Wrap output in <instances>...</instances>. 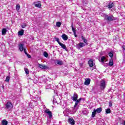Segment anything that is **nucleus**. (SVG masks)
<instances>
[{"label": "nucleus", "mask_w": 125, "mask_h": 125, "mask_svg": "<svg viewBox=\"0 0 125 125\" xmlns=\"http://www.w3.org/2000/svg\"><path fill=\"white\" fill-rule=\"evenodd\" d=\"M102 112V108L99 107L96 109H94L93 112L92 113V117L94 118L95 117L96 114H100V113Z\"/></svg>", "instance_id": "nucleus-1"}, {"label": "nucleus", "mask_w": 125, "mask_h": 125, "mask_svg": "<svg viewBox=\"0 0 125 125\" xmlns=\"http://www.w3.org/2000/svg\"><path fill=\"white\" fill-rule=\"evenodd\" d=\"M88 65L90 68V70L91 71H93L94 69L96 68V66L95 65V63L93 62V61L92 60H89L88 62Z\"/></svg>", "instance_id": "nucleus-2"}, {"label": "nucleus", "mask_w": 125, "mask_h": 125, "mask_svg": "<svg viewBox=\"0 0 125 125\" xmlns=\"http://www.w3.org/2000/svg\"><path fill=\"white\" fill-rule=\"evenodd\" d=\"M104 18V20H106V21H114L115 20V18L113 16H109L107 15H105Z\"/></svg>", "instance_id": "nucleus-3"}, {"label": "nucleus", "mask_w": 125, "mask_h": 125, "mask_svg": "<svg viewBox=\"0 0 125 125\" xmlns=\"http://www.w3.org/2000/svg\"><path fill=\"white\" fill-rule=\"evenodd\" d=\"M5 108L8 109V110H11L13 108V105H12V104L10 102H8L5 104Z\"/></svg>", "instance_id": "nucleus-4"}, {"label": "nucleus", "mask_w": 125, "mask_h": 125, "mask_svg": "<svg viewBox=\"0 0 125 125\" xmlns=\"http://www.w3.org/2000/svg\"><path fill=\"white\" fill-rule=\"evenodd\" d=\"M100 87L101 89H104L106 87V82L104 80H101L100 82Z\"/></svg>", "instance_id": "nucleus-5"}, {"label": "nucleus", "mask_w": 125, "mask_h": 125, "mask_svg": "<svg viewBox=\"0 0 125 125\" xmlns=\"http://www.w3.org/2000/svg\"><path fill=\"white\" fill-rule=\"evenodd\" d=\"M44 113L47 114L49 119H51V118H52V112H51L49 109H46L44 110Z\"/></svg>", "instance_id": "nucleus-6"}, {"label": "nucleus", "mask_w": 125, "mask_h": 125, "mask_svg": "<svg viewBox=\"0 0 125 125\" xmlns=\"http://www.w3.org/2000/svg\"><path fill=\"white\" fill-rule=\"evenodd\" d=\"M33 4L35 5L36 7L41 8L42 7V4H41V1H35L33 2Z\"/></svg>", "instance_id": "nucleus-7"}, {"label": "nucleus", "mask_w": 125, "mask_h": 125, "mask_svg": "<svg viewBox=\"0 0 125 125\" xmlns=\"http://www.w3.org/2000/svg\"><path fill=\"white\" fill-rule=\"evenodd\" d=\"M78 94H76V93H75L74 94L73 97H71L72 100L73 101H77V100L78 99Z\"/></svg>", "instance_id": "nucleus-8"}, {"label": "nucleus", "mask_w": 125, "mask_h": 125, "mask_svg": "<svg viewBox=\"0 0 125 125\" xmlns=\"http://www.w3.org/2000/svg\"><path fill=\"white\" fill-rule=\"evenodd\" d=\"M114 2H112L111 1H110V2H109L108 4L106 6V7H108V8H112V7H114Z\"/></svg>", "instance_id": "nucleus-9"}, {"label": "nucleus", "mask_w": 125, "mask_h": 125, "mask_svg": "<svg viewBox=\"0 0 125 125\" xmlns=\"http://www.w3.org/2000/svg\"><path fill=\"white\" fill-rule=\"evenodd\" d=\"M68 123H70V125H75V120L72 118H69Z\"/></svg>", "instance_id": "nucleus-10"}, {"label": "nucleus", "mask_w": 125, "mask_h": 125, "mask_svg": "<svg viewBox=\"0 0 125 125\" xmlns=\"http://www.w3.org/2000/svg\"><path fill=\"white\" fill-rule=\"evenodd\" d=\"M39 67L41 69H43L44 70H45V69H47V66L43 65L42 64H39Z\"/></svg>", "instance_id": "nucleus-11"}, {"label": "nucleus", "mask_w": 125, "mask_h": 125, "mask_svg": "<svg viewBox=\"0 0 125 125\" xmlns=\"http://www.w3.org/2000/svg\"><path fill=\"white\" fill-rule=\"evenodd\" d=\"M90 83V79H86L84 82L85 85H88Z\"/></svg>", "instance_id": "nucleus-12"}, {"label": "nucleus", "mask_w": 125, "mask_h": 125, "mask_svg": "<svg viewBox=\"0 0 125 125\" xmlns=\"http://www.w3.org/2000/svg\"><path fill=\"white\" fill-rule=\"evenodd\" d=\"M62 38L63 40V41H67L68 40V36L65 34H63L62 35Z\"/></svg>", "instance_id": "nucleus-13"}, {"label": "nucleus", "mask_w": 125, "mask_h": 125, "mask_svg": "<svg viewBox=\"0 0 125 125\" xmlns=\"http://www.w3.org/2000/svg\"><path fill=\"white\" fill-rule=\"evenodd\" d=\"M19 49L20 51H23L24 50V44L21 43L19 45Z\"/></svg>", "instance_id": "nucleus-14"}, {"label": "nucleus", "mask_w": 125, "mask_h": 125, "mask_svg": "<svg viewBox=\"0 0 125 125\" xmlns=\"http://www.w3.org/2000/svg\"><path fill=\"white\" fill-rule=\"evenodd\" d=\"M7 32V30L6 28H4L2 29V35L3 36H5L6 35V32Z\"/></svg>", "instance_id": "nucleus-15"}, {"label": "nucleus", "mask_w": 125, "mask_h": 125, "mask_svg": "<svg viewBox=\"0 0 125 125\" xmlns=\"http://www.w3.org/2000/svg\"><path fill=\"white\" fill-rule=\"evenodd\" d=\"M107 62V59H106V57L105 56H103L101 58V62H102V63L104 62Z\"/></svg>", "instance_id": "nucleus-16"}, {"label": "nucleus", "mask_w": 125, "mask_h": 125, "mask_svg": "<svg viewBox=\"0 0 125 125\" xmlns=\"http://www.w3.org/2000/svg\"><path fill=\"white\" fill-rule=\"evenodd\" d=\"M59 44H60V46L62 47L63 49H65V50H67V47H66V45L62 43H60Z\"/></svg>", "instance_id": "nucleus-17"}, {"label": "nucleus", "mask_w": 125, "mask_h": 125, "mask_svg": "<svg viewBox=\"0 0 125 125\" xmlns=\"http://www.w3.org/2000/svg\"><path fill=\"white\" fill-rule=\"evenodd\" d=\"M71 28H72V30L73 32V33L74 34V35H76V28H74V23H72L71 24Z\"/></svg>", "instance_id": "nucleus-18"}, {"label": "nucleus", "mask_w": 125, "mask_h": 125, "mask_svg": "<svg viewBox=\"0 0 125 125\" xmlns=\"http://www.w3.org/2000/svg\"><path fill=\"white\" fill-rule=\"evenodd\" d=\"M7 124H8V122L5 120H3L1 121L2 125H7Z\"/></svg>", "instance_id": "nucleus-19"}, {"label": "nucleus", "mask_w": 125, "mask_h": 125, "mask_svg": "<svg viewBox=\"0 0 125 125\" xmlns=\"http://www.w3.org/2000/svg\"><path fill=\"white\" fill-rule=\"evenodd\" d=\"M109 65V66H113V65H114V61L113 60V59H111L110 60Z\"/></svg>", "instance_id": "nucleus-20"}, {"label": "nucleus", "mask_w": 125, "mask_h": 125, "mask_svg": "<svg viewBox=\"0 0 125 125\" xmlns=\"http://www.w3.org/2000/svg\"><path fill=\"white\" fill-rule=\"evenodd\" d=\"M19 35H20V36H23V35H24V30H21V31H20L18 32Z\"/></svg>", "instance_id": "nucleus-21"}, {"label": "nucleus", "mask_w": 125, "mask_h": 125, "mask_svg": "<svg viewBox=\"0 0 125 125\" xmlns=\"http://www.w3.org/2000/svg\"><path fill=\"white\" fill-rule=\"evenodd\" d=\"M106 114H111V109L110 108H107L105 109Z\"/></svg>", "instance_id": "nucleus-22"}, {"label": "nucleus", "mask_w": 125, "mask_h": 125, "mask_svg": "<svg viewBox=\"0 0 125 125\" xmlns=\"http://www.w3.org/2000/svg\"><path fill=\"white\" fill-rule=\"evenodd\" d=\"M82 39L83 40V42H84V43H87V40H86V39L84 38V37L82 36Z\"/></svg>", "instance_id": "nucleus-23"}, {"label": "nucleus", "mask_w": 125, "mask_h": 125, "mask_svg": "<svg viewBox=\"0 0 125 125\" xmlns=\"http://www.w3.org/2000/svg\"><path fill=\"white\" fill-rule=\"evenodd\" d=\"M61 22H57L56 23V26L58 27V28H60V27L61 26Z\"/></svg>", "instance_id": "nucleus-24"}, {"label": "nucleus", "mask_w": 125, "mask_h": 125, "mask_svg": "<svg viewBox=\"0 0 125 125\" xmlns=\"http://www.w3.org/2000/svg\"><path fill=\"white\" fill-rule=\"evenodd\" d=\"M57 64H58V65H63V62L57 61Z\"/></svg>", "instance_id": "nucleus-25"}, {"label": "nucleus", "mask_w": 125, "mask_h": 125, "mask_svg": "<svg viewBox=\"0 0 125 125\" xmlns=\"http://www.w3.org/2000/svg\"><path fill=\"white\" fill-rule=\"evenodd\" d=\"M75 101H76V102H75V104L74 105V108L77 107V106H78V104H79V103H80L79 101L76 100Z\"/></svg>", "instance_id": "nucleus-26"}, {"label": "nucleus", "mask_w": 125, "mask_h": 125, "mask_svg": "<svg viewBox=\"0 0 125 125\" xmlns=\"http://www.w3.org/2000/svg\"><path fill=\"white\" fill-rule=\"evenodd\" d=\"M16 10H17V11H18V10H19V9H20V5H19V4H17L16 7Z\"/></svg>", "instance_id": "nucleus-27"}, {"label": "nucleus", "mask_w": 125, "mask_h": 125, "mask_svg": "<svg viewBox=\"0 0 125 125\" xmlns=\"http://www.w3.org/2000/svg\"><path fill=\"white\" fill-rule=\"evenodd\" d=\"M43 56H44V57H48V54L46 52H44Z\"/></svg>", "instance_id": "nucleus-28"}, {"label": "nucleus", "mask_w": 125, "mask_h": 125, "mask_svg": "<svg viewBox=\"0 0 125 125\" xmlns=\"http://www.w3.org/2000/svg\"><path fill=\"white\" fill-rule=\"evenodd\" d=\"M109 56H110L111 57V58H112V57H113V56H114V54L113 53V52H110L109 54H108Z\"/></svg>", "instance_id": "nucleus-29"}, {"label": "nucleus", "mask_w": 125, "mask_h": 125, "mask_svg": "<svg viewBox=\"0 0 125 125\" xmlns=\"http://www.w3.org/2000/svg\"><path fill=\"white\" fill-rule=\"evenodd\" d=\"M55 40L56 41V42H57L59 43V44L61 43L60 41H59V38H55Z\"/></svg>", "instance_id": "nucleus-30"}, {"label": "nucleus", "mask_w": 125, "mask_h": 125, "mask_svg": "<svg viewBox=\"0 0 125 125\" xmlns=\"http://www.w3.org/2000/svg\"><path fill=\"white\" fill-rule=\"evenodd\" d=\"M9 80H10V77H9V76H7L5 80V82H7V83H8V82H9Z\"/></svg>", "instance_id": "nucleus-31"}, {"label": "nucleus", "mask_w": 125, "mask_h": 125, "mask_svg": "<svg viewBox=\"0 0 125 125\" xmlns=\"http://www.w3.org/2000/svg\"><path fill=\"white\" fill-rule=\"evenodd\" d=\"M79 45H80V47H83V46H84V43H83V42H80L79 43Z\"/></svg>", "instance_id": "nucleus-32"}, {"label": "nucleus", "mask_w": 125, "mask_h": 125, "mask_svg": "<svg viewBox=\"0 0 125 125\" xmlns=\"http://www.w3.org/2000/svg\"><path fill=\"white\" fill-rule=\"evenodd\" d=\"M76 47H77L78 49H81V46L80 45V44H77L76 45Z\"/></svg>", "instance_id": "nucleus-33"}, {"label": "nucleus", "mask_w": 125, "mask_h": 125, "mask_svg": "<svg viewBox=\"0 0 125 125\" xmlns=\"http://www.w3.org/2000/svg\"><path fill=\"white\" fill-rule=\"evenodd\" d=\"M24 71L25 73L29 74V69H28L27 68H25Z\"/></svg>", "instance_id": "nucleus-34"}, {"label": "nucleus", "mask_w": 125, "mask_h": 125, "mask_svg": "<svg viewBox=\"0 0 125 125\" xmlns=\"http://www.w3.org/2000/svg\"><path fill=\"white\" fill-rule=\"evenodd\" d=\"M21 27L22 28H26V27H27V25L25 24H24L21 25Z\"/></svg>", "instance_id": "nucleus-35"}, {"label": "nucleus", "mask_w": 125, "mask_h": 125, "mask_svg": "<svg viewBox=\"0 0 125 125\" xmlns=\"http://www.w3.org/2000/svg\"><path fill=\"white\" fill-rule=\"evenodd\" d=\"M26 49H23L24 53H25L26 54H28V53H27V51H26Z\"/></svg>", "instance_id": "nucleus-36"}, {"label": "nucleus", "mask_w": 125, "mask_h": 125, "mask_svg": "<svg viewBox=\"0 0 125 125\" xmlns=\"http://www.w3.org/2000/svg\"><path fill=\"white\" fill-rule=\"evenodd\" d=\"M26 55H27V57H28V58H31V55H29V54L27 53V54H26Z\"/></svg>", "instance_id": "nucleus-37"}, {"label": "nucleus", "mask_w": 125, "mask_h": 125, "mask_svg": "<svg viewBox=\"0 0 125 125\" xmlns=\"http://www.w3.org/2000/svg\"><path fill=\"white\" fill-rule=\"evenodd\" d=\"M122 125H125V120L121 123Z\"/></svg>", "instance_id": "nucleus-38"}, {"label": "nucleus", "mask_w": 125, "mask_h": 125, "mask_svg": "<svg viewBox=\"0 0 125 125\" xmlns=\"http://www.w3.org/2000/svg\"><path fill=\"white\" fill-rule=\"evenodd\" d=\"M77 101H79V102L80 103V102H81V101L82 100V98H80L78 100L77 99Z\"/></svg>", "instance_id": "nucleus-39"}, {"label": "nucleus", "mask_w": 125, "mask_h": 125, "mask_svg": "<svg viewBox=\"0 0 125 125\" xmlns=\"http://www.w3.org/2000/svg\"><path fill=\"white\" fill-rule=\"evenodd\" d=\"M109 107H112V103H109Z\"/></svg>", "instance_id": "nucleus-40"}, {"label": "nucleus", "mask_w": 125, "mask_h": 125, "mask_svg": "<svg viewBox=\"0 0 125 125\" xmlns=\"http://www.w3.org/2000/svg\"><path fill=\"white\" fill-rule=\"evenodd\" d=\"M122 47H123V50L125 51V46H123Z\"/></svg>", "instance_id": "nucleus-41"}, {"label": "nucleus", "mask_w": 125, "mask_h": 125, "mask_svg": "<svg viewBox=\"0 0 125 125\" xmlns=\"http://www.w3.org/2000/svg\"><path fill=\"white\" fill-rule=\"evenodd\" d=\"M75 38H77V35L74 34Z\"/></svg>", "instance_id": "nucleus-42"}]
</instances>
